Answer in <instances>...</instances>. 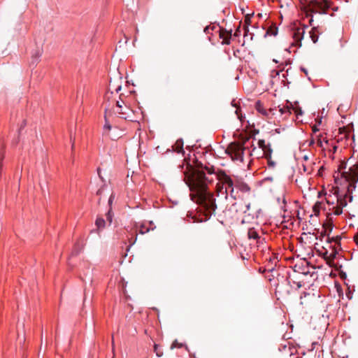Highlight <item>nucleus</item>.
<instances>
[{
	"instance_id": "c9c22d12",
	"label": "nucleus",
	"mask_w": 358,
	"mask_h": 358,
	"mask_svg": "<svg viewBox=\"0 0 358 358\" xmlns=\"http://www.w3.org/2000/svg\"><path fill=\"white\" fill-rule=\"evenodd\" d=\"M235 189L236 188H232V189H229V195L230 196L234 199H236V197H237V193H238V191L236 192H235Z\"/></svg>"
},
{
	"instance_id": "4d7b16f0",
	"label": "nucleus",
	"mask_w": 358,
	"mask_h": 358,
	"mask_svg": "<svg viewBox=\"0 0 358 358\" xmlns=\"http://www.w3.org/2000/svg\"><path fill=\"white\" fill-rule=\"evenodd\" d=\"M302 168H303V172H308V173H309V172H308V171L307 166H306V165L303 164V165H302Z\"/></svg>"
},
{
	"instance_id": "423d86ee",
	"label": "nucleus",
	"mask_w": 358,
	"mask_h": 358,
	"mask_svg": "<svg viewBox=\"0 0 358 358\" xmlns=\"http://www.w3.org/2000/svg\"><path fill=\"white\" fill-rule=\"evenodd\" d=\"M288 273V286L291 289V293L293 289L297 290L302 287L303 280H301V275L296 273L295 271H289Z\"/></svg>"
},
{
	"instance_id": "864d4df0",
	"label": "nucleus",
	"mask_w": 358,
	"mask_h": 358,
	"mask_svg": "<svg viewBox=\"0 0 358 358\" xmlns=\"http://www.w3.org/2000/svg\"><path fill=\"white\" fill-rule=\"evenodd\" d=\"M101 169H100V168H98V169H97V173H98V175H99V178H101V180H103V178H102V176H101Z\"/></svg>"
},
{
	"instance_id": "9b49d317",
	"label": "nucleus",
	"mask_w": 358,
	"mask_h": 358,
	"mask_svg": "<svg viewBox=\"0 0 358 358\" xmlns=\"http://www.w3.org/2000/svg\"><path fill=\"white\" fill-rule=\"evenodd\" d=\"M219 36L222 39V45H229L232 38V29L227 30L221 27H218Z\"/></svg>"
},
{
	"instance_id": "1a4fd4ad",
	"label": "nucleus",
	"mask_w": 358,
	"mask_h": 358,
	"mask_svg": "<svg viewBox=\"0 0 358 358\" xmlns=\"http://www.w3.org/2000/svg\"><path fill=\"white\" fill-rule=\"evenodd\" d=\"M307 27V26H303L302 27H297L294 29V31L292 33V38L294 39V41L292 43V46H301V41L303 38L305 29Z\"/></svg>"
},
{
	"instance_id": "7c9ffc66",
	"label": "nucleus",
	"mask_w": 358,
	"mask_h": 358,
	"mask_svg": "<svg viewBox=\"0 0 358 358\" xmlns=\"http://www.w3.org/2000/svg\"><path fill=\"white\" fill-rule=\"evenodd\" d=\"M292 111L294 112L295 115H296V118H299V115H302L303 112L302 110V109L301 108V107L299 106H297V107H294L293 106V109H292Z\"/></svg>"
},
{
	"instance_id": "b1692460",
	"label": "nucleus",
	"mask_w": 358,
	"mask_h": 358,
	"mask_svg": "<svg viewBox=\"0 0 358 358\" xmlns=\"http://www.w3.org/2000/svg\"><path fill=\"white\" fill-rule=\"evenodd\" d=\"M330 248H331V252L329 254L328 258L331 260H334L336 258V255L338 254V251L341 250L338 248H337L336 245H329Z\"/></svg>"
},
{
	"instance_id": "9d476101",
	"label": "nucleus",
	"mask_w": 358,
	"mask_h": 358,
	"mask_svg": "<svg viewBox=\"0 0 358 358\" xmlns=\"http://www.w3.org/2000/svg\"><path fill=\"white\" fill-rule=\"evenodd\" d=\"M312 5L314 8L320 10V14H326L327 10L331 8V2L329 0H314L312 1Z\"/></svg>"
},
{
	"instance_id": "6e6552de",
	"label": "nucleus",
	"mask_w": 358,
	"mask_h": 358,
	"mask_svg": "<svg viewBox=\"0 0 358 358\" xmlns=\"http://www.w3.org/2000/svg\"><path fill=\"white\" fill-rule=\"evenodd\" d=\"M309 264L310 263L304 259L295 264L290 271H295L301 275H307L310 273Z\"/></svg>"
},
{
	"instance_id": "e2e57ef3",
	"label": "nucleus",
	"mask_w": 358,
	"mask_h": 358,
	"mask_svg": "<svg viewBox=\"0 0 358 358\" xmlns=\"http://www.w3.org/2000/svg\"><path fill=\"white\" fill-rule=\"evenodd\" d=\"M317 125H320V124H321V123H322V117L319 118V119L317 120Z\"/></svg>"
},
{
	"instance_id": "393cba45",
	"label": "nucleus",
	"mask_w": 358,
	"mask_h": 358,
	"mask_svg": "<svg viewBox=\"0 0 358 358\" xmlns=\"http://www.w3.org/2000/svg\"><path fill=\"white\" fill-rule=\"evenodd\" d=\"M113 216H114V214H113V213L112 211V207H110V208H109L108 210L106 213V221L108 223L109 226L113 222Z\"/></svg>"
},
{
	"instance_id": "473e14b6",
	"label": "nucleus",
	"mask_w": 358,
	"mask_h": 358,
	"mask_svg": "<svg viewBox=\"0 0 358 358\" xmlns=\"http://www.w3.org/2000/svg\"><path fill=\"white\" fill-rule=\"evenodd\" d=\"M109 87L112 89H114L117 93H118L122 89L121 85H119L117 87H115V85L113 83L112 80H110Z\"/></svg>"
},
{
	"instance_id": "2f4dec72",
	"label": "nucleus",
	"mask_w": 358,
	"mask_h": 358,
	"mask_svg": "<svg viewBox=\"0 0 358 358\" xmlns=\"http://www.w3.org/2000/svg\"><path fill=\"white\" fill-rule=\"evenodd\" d=\"M42 55V50L38 49L36 51L35 53L33 54L32 57L35 60V62H37L38 59L41 57Z\"/></svg>"
},
{
	"instance_id": "5701e85b",
	"label": "nucleus",
	"mask_w": 358,
	"mask_h": 358,
	"mask_svg": "<svg viewBox=\"0 0 358 358\" xmlns=\"http://www.w3.org/2000/svg\"><path fill=\"white\" fill-rule=\"evenodd\" d=\"M248 237L249 239H259V235L255 228H250L248 229Z\"/></svg>"
},
{
	"instance_id": "338daca9",
	"label": "nucleus",
	"mask_w": 358,
	"mask_h": 358,
	"mask_svg": "<svg viewBox=\"0 0 358 358\" xmlns=\"http://www.w3.org/2000/svg\"><path fill=\"white\" fill-rule=\"evenodd\" d=\"M272 180H273V178L271 177H267V178H264V180H271V181Z\"/></svg>"
},
{
	"instance_id": "a878e982",
	"label": "nucleus",
	"mask_w": 358,
	"mask_h": 358,
	"mask_svg": "<svg viewBox=\"0 0 358 358\" xmlns=\"http://www.w3.org/2000/svg\"><path fill=\"white\" fill-rule=\"evenodd\" d=\"M316 32L317 30L315 27L313 28L310 31V37L314 43L317 42L319 38V36Z\"/></svg>"
},
{
	"instance_id": "3c124183",
	"label": "nucleus",
	"mask_w": 358,
	"mask_h": 358,
	"mask_svg": "<svg viewBox=\"0 0 358 358\" xmlns=\"http://www.w3.org/2000/svg\"><path fill=\"white\" fill-rule=\"evenodd\" d=\"M250 22V18L246 17L245 20V25L244 26H246V25L249 26Z\"/></svg>"
},
{
	"instance_id": "39448f33",
	"label": "nucleus",
	"mask_w": 358,
	"mask_h": 358,
	"mask_svg": "<svg viewBox=\"0 0 358 358\" xmlns=\"http://www.w3.org/2000/svg\"><path fill=\"white\" fill-rule=\"evenodd\" d=\"M268 257H266V264L264 266V271H268V272L271 273V275L268 277V280L271 282L272 278H274L275 274L274 272L276 271L275 267L279 262L278 255L275 253L270 254L268 253Z\"/></svg>"
},
{
	"instance_id": "aec40b11",
	"label": "nucleus",
	"mask_w": 358,
	"mask_h": 358,
	"mask_svg": "<svg viewBox=\"0 0 358 358\" xmlns=\"http://www.w3.org/2000/svg\"><path fill=\"white\" fill-rule=\"evenodd\" d=\"M272 153L273 149L271 148V145L270 143H267L266 148L262 150L261 157H264L265 158H271Z\"/></svg>"
},
{
	"instance_id": "603ef678",
	"label": "nucleus",
	"mask_w": 358,
	"mask_h": 358,
	"mask_svg": "<svg viewBox=\"0 0 358 358\" xmlns=\"http://www.w3.org/2000/svg\"><path fill=\"white\" fill-rule=\"evenodd\" d=\"M116 106L117 108H122V105L118 101H116Z\"/></svg>"
},
{
	"instance_id": "5fc2aeb1",
	"label": "nucleus",
	"mask_w": 358,
	"mask_h": 358,
	"mask_svg": "<svg viewBox=\"0 0 358 358\" xmlns=\"http://www.w3.org/2000/svg\"><path fill=\"white\" fill-rule=\"evenodd\" d=\"M354 239L357 245H358V232L355 235Z\"/></svg>"
},
{
	"instance_id": "69168bd1",
	"label": "nucleus",
	"mask_w": 358,
	"mask_h": 358,
	"mask_svg": "<svg viewBox=\"0 0 358 358\" xmlns=\"http://www.w3.org/2000/svg\"><path fill=\"white\" fill-rule=\"evenodd\" d=\"M318 145H319V146H320V147H322V141H321V139H320V138L318 140Z\"/></svg>"
},
{
	"instance_id": "f704fd0d",
	"label": "nucleus",
	"mask_w": 358,
	"mask_h": 358,
	"mask_svg": "<svg viewBox=\"0 0 358 358\" xmlns=\"http://www.w3.org/2000/svg\"><path fill=\"white\" fill-rule=\"evenodd\" d=\"M257 145L260 149L264 150V148H266L267 144L266 143L264 140L260 139L258 141Z\"/></svg>"
},
{
	"instance_id": "20e7f679",
	"label": "nucleus",
	"mask_w": 358,
	"mask_h": 358,
	"mask_svg": "<svg viewBox=\"0 0 358 358\" xmlns=\"http://www.w3.org/2000/svg\"><path fill=\"white\" fill-rule=\"evenodd\" d=\"M245 148L236 142L231 143L225 150V152L233 161L243 162L244 151Z\"/></svg>"
},
{
	"instance_id": "58836bf2",
	"label": "nucleus",
	"mask_w": 358,
	"mask_h": 358,
	"mask_svg": "<svg viewBox=\"0 0 358 358\" xmlns=\"http://www.w3.org/2000/svg\"><path fill=\"white\" fill-rule=\"evenodd\" d=\"M343 213V208L339 207L338 206H336L335 210L334 211V214L335 215H340Z\"/></svg>"
},
{
	"instance_id": "e433bc0d",
	"label": "nucleus",
	"mask_w": 358,
	"mask_h": 358,
	"mask_svg": "<svg viewBox=\"0 0 358 358\" xmlns=\"http://www.w3.org/2000/svg\"><path fill=\"white\" fill-rule=\"evenodd\" d=\"M182 345H183L182 343H179L177 340H175L171 345V349H173L175 348H180Z\"/></svg>"
},
{
	"instance_id": "f257e3e1",
	"label": "nucleus",
	"mask_w": 358,
	"mask_h": 358,
	"mask_svg": "<svg viewBox=\"0 0 358 358\" xmlns=\"http://www.w3.org/2000/svg\"><path fill=\"white\" fill-rule=\"evenodd\" d=\"M215 173L213 166L203 164L201 162L196 161L195 166L188 164L185 172V181L192 193V196L196 198V202L203 206L206 211L212 213L217 208L215 199L213 194L208 189V184L213 182V178L207 176Z\"/></svg>"
},
{
	"instance_id": "6ab92c4d",
	"label": "nucleus",
	"mask_w": 358,
	"mask_h": 358,
	"mask_svg": "<svg viewBox=\"0 0 358 358\" xmlns=\"http://www.w3.org/2000/svg\"><path fill=\"white\" fill-rule=\"evenodd\" d=\"M278 29L276 27V24L275 23H273L271 26L266 30L264 37H266L267 36H275L278 34Z\"/></svg>"
},
{
	"instance_id": "f8f14e48",
	"label": "nucleus",
	"mask_w": 358,
	"mask_h": 358,
	"mask_svg": "<svg viewBox=\"0 0 358 358\" xmlns=\"http://www.w3.org/2000/svg\"><path fill=\"white\" fill-rule=\"evenodd\" d=\"M235 188L243 193H248L251 189L246 182L239 179L236 180Z\"/></svg>"
},
{
	"instance_id": "0e129e2a",
	"label": "nucleus",
	"mask_w": 358,
	"mask_h": 358,
	"mask_svg": "<svg viewBox=\"0 0 358 358\" xmlns=\"http://www.w3.org/2000/svg\"><path fill=\"white\" fill-rule=\"evenodd\" d=\"M334 178L335 183H338V176H334Z\"/></svg>"
},
{
	"instance_id": "c03bdc74",
	"label": "nucleus",
	"mask_w": 358,
	"mask_h": 358,
	"mask_svg": "<svg viewBox=\"0 0 358 358\" xmlns=\"http://www.w3.org/2000/svg\"><path fill=\"white\" fill-rule=\"evenodd\" d=\"M113 199H114V195L111 194L110 196L109 197V199H108L109 208L112 207V203H113Z\"/></svg>"
},
{
	"instance_id": "72a5a7b5",
	"label": "nucleus",
	"mask_w": 358,
	"mask_h": 358,
	"mask_svg": "<svg viewBox=\"0 0 358 358\" xmlns=\"http://www.w3.org/2000/svg\"><path fill=\"white\" fill-rule=\"evenodd\" d=\"M150 230V229L146 228L144 224H141L139 233L141 234H145L148 233Z\"/></svg>"
},
{
	"instance_id": "0eeeda50",
	"label": "nucleus",
	"mask_w": 358,
	"mask_h": 358,
	"mask_svg": "<svg viewBox=\"0 0 358 358\" xmlns=\"http://www.w3.org/2000/svg\"><path fill=\"white\" fill-rule=\"evenodd\" d=\"M217 176L220 181L222 183L223 185L225 186V198L227 199L228 195V190L232 188H235L236 180H233L232 178L223 170H220L217 173Z\"/></svg>"
},
{
	"instance_id": "a211bd4d",
	"label": "nucleus",
	"mask_w": 358,
	"mask_h": 358,
	"mask_svg": "<svg viewBox=\"0 0 358 358\" xmlns=\"http://www.w3.org/2000/svg\"><path fill=\"white\" fill-rule=\"evenodd\" d=\"M255 109L258 113H261L264 116L268 115V111H267V110L264 108V104L262 103L260 100L256 101Z\"/></svg>"
},
{
	"instance_id": "774afa93",
	"label": "nucleus",
	"mask_w": 358,
	"mask_h": 358,
	"mask_svg": "<svg viewBox=\"0 0 358 358\" xmlns=\"http://www.w3.org/2000/svg\"><path fill=\"white\" fill-rule=\"evenodd\" d=\"M327 255H328V251L326 250L325 252L324 253V257H326Z\"/></svg>"
},
{
	"instance_id": "ddd939ff",
	"label": "nucleus",
	"mask_w": 358,
	"mask_h": 358,
	"mask_svg": "<svg viewBox=\"0 0 358 358\" xmlns=\"http://www.w3.org/2000/svg\"><path fill=\"white\" fill-rule=\"evenodd\" d=\"M96 229L94 231L99 234L103 229H105L106 226V221L101 217H99L96 219L95 221ZM93 232V230H91V234Z\"/></svg>"
},
{
	"instance_id": "8fccbe9b",
	"label": "nucleus",
	"mask_w": 358,
	"mask_h": 358,
	"mask_svg": "<svg viewBox=\"0 0 358 358\" xmlns=\"http://www.w3.org/2000/svg\"><path fill=\"white\" fill-rule=\"evenodd\" d=\"M317 126H318V125L315 124V125H314V126L313 127V131L314 133H316L317 131H319V129L317 128Z\"/></svg>"
},
{
	"instance_id": "bf43d9fd",
	"label": "nucleus",
	"mask_w": 358,
	"mask_h": 358,
	"mask_svg": "<svg viewBox=\"0 0 358 358\" xmlns=\"http://www.w3.org/2000/svg\"><path fill=\"white\" fill-rule=\"evenodd\" d=\"M236 115H238V117L241 120H242V117H242V115H239V114H238V109H236Z\"/></svg>"
},
{
	"instance_id": "2eb2a0df",
	"label": "nucleus",
	"mask_w": 358,
	"mask_h": 358,
	"mask_svg": "<svg viewBox=\"0 0 358 358\" xmlns=\"http://www.w3.org/2000/svg\"><path fill=\"white\" fill-rule=\"evenodd\" d=\"M337 197V206L343 208L348 205L347 199H349V196H345V194H340L338 192L336 194Z\"/></svg>"
},
{
	"instance_id": "6e6d98bb",
	"label": "nucleus",
	"mask_w": 358,
	"mask_h": 358,
	"mask_svg": "<svg viewBox=\"0 0 358 358\" xmlns=\"http://www.w3.org/2000/svg\"><path fill=\"white\" fill-rule=\"evenodd\" d=\"M259 272L261 273H264L265 272H268V271H264V266H263V267H260L259 268Z\"/></svg>"
},
{
	"instance_id": "bb28decb",
	"label": "nucleus",
	"mask_w": 358,
	"mask_h": 358,
	"mask_svg": "<svg viewBox=\"0 0 358 358\" xmlns=\"http://www.w3.org/2000/svg\"><path fill=\"white\" fill-rule=\"evenodd\" d=\"M293 106L291 104L290 106H283L282 108H280V112L281 114L285 115H290L292 112Z\"/></svg>"
},
{
	"instance_id": "09e8293b",
	"label": "nucleus",
	"mask_w": 358,
	"mask_h": 358,
	"mask_svg": "<svg viewBox=\"0 0 358 358\" xmlns=\"http://www.w3.org/2000/svg\"><path fill=\"white\" fill-rule=\"evenodd\" d=\"M324 169V166H321V167L320 168V169L318 170V173H317V174H318L319 176H322V171H323Z\"/></svg>"
},
{
	"instance_id": "cd10ccee",
	"label": "nucleus",
	"mask_w": 358,
	"mask_h": 358,
	"mask_svg": "<svg viewBox=\"0 0 358 358\" xmlns=\"http://www.w3.org/2000/svg\"><path fill=\"white\" fill-rule=\"evenodd\" d=\"M154 352L158 357H161L163 355V351L158 344L154 345Z\"/></svg>"
},
{
	"instance_id": "37998d69",
	"label": "nucleus",
	"mask_w": 358,
	"mask_h": 358,
	"mask_svg": "<svg viewBox=\"0 0 358 358\" xmlns=\"http://www.w3.org/2000/svg\"><path fill=\"white\" fill-rule=\"evenodd\" d=\"M310 295V293L308 292H303L301 295L300 296V299H301V304H303V301H302V299L303 297H306V296H309Z\"/></svg>"
},
{
	"instance_id": "052dcab7",
	"label": "nucleus",
	"mask_w": 358,
	"mask_h": 358,
	"mask_svg": "<svg viewBox=\"0 0 358 358\" xmlns=\"http://www.w3.org/2000/svg\"><path fill=\"white\" fill-rule=\"evenodd\" d=\"M308 159H309V158H308V155H303V159L304 161H308Z\"/></svg>"
},
{
	"instance_id": "680f3d73",
	"label": "nucleus",
	"mask_w": 358,
	"mask_h": 358,
	"mask_svg": "<svg viewBox=\"0 0 358 358\" xmlns=\"http://www.w3.org/2000/svg\"><path fill=\"white\" fill-rule=\"evenodd\" d=\"M78 251H77L76 249L72 252V255H76L78 254Z\"/></svg>"
},
{
	"instance_id": "4be33fe9",
	"label": "nucleus",
	"mask_w": 358,
	"mask_h": 358,
	"mask_svg": "<svg viewBox=\"0 0 358 358\" xmlns=\"http://www.w3.org/2000/svg\"><path fill=\"white\" fill-rule=\"evenodd\" d=\"M246 210H244V213L247 214V216L251 217L252 219L257 218L258 217V213L261 211V209L257 210L255 213H251L250 210V203H248L246 205Z\"/></svg>"
},
{
	"instance_id": "13d9d810",
	"label": "nucleus",
	"mask_w": 358,
	"mask_h": 358,
	"mask_svg": "<svg viewBox=\"0 0 358 358\" xmlns=\"http://www.w3.org/2000/svg\"><path fill=\"white\" fill-rule=\"evenodd\" d=\"M218 27H219V26H218V25H217V26H216V25H213V26H211V28H210V31H214V30H215V29H216L217 28H218Z\"/></svg>"
},
{
	"instance_id": "412c9836",
	"label": "nucleus",
	"mask_w": 358,
	"mask_h": 358,
	"mask_svg": "<svg viewBox=\"0 0 358 358\" xmlns=\"http://www.w3.org/2000/svg\"><path fill=\"white\" fill-rule=\"evenodd\" d=\"M130 110V108L125 106L124 108L122 106V108H117L116 113L120 115L121 118H123L124 120H127L129 117L127 115V112Z\"/></svg>"
},
{
	"instance_id": "de8ad7c7",
	"label": "nucleus",
	"mask_w": 358,
	"mask_h": 358,
	"mask_svg": "<svg viewBox=\"0 0 358 358\" xmlns=\"http://www.w3.org/2000/svg\"><path fill=\"white\" fill-rule=\"evenodd\" d=\"M300 70H301L302 72H303V73L306 74V76H308V70H307L306 68H304V67H303V66H301V67H300Z\"/></svg>"
},
{
	"instance_id": "c756f323",
	"label": "nucleus",
	"mask_w": 358,
	"mask_h": 358,
	"mask_svg": "<svg viewBox=\"0 0 358 358\" xmlns=\"http://www.w3.org/2000/svg\"><path fill=\"white\" fill-rule=\"evenodd\" d=\"M244 38L248 37V36H250V40L252 41L253 39L254 34L249 32V27L248 25L244 26Z\"/></svg>"
},
{
	"instance_id": "79ce46f5",
	"label": "nucleus",
	"mask_w": 358,
	"mask_h": 358,
	"mask_svg": "<svg viewBox=\"0 0 358 358\" xmlns=\"http://www.w3.org/2000/svg\"><path fill=\"white\" fill-rule=\"evenodd\" d=\"M256 241H257V247H259L261 245H263L265 243L264 238H262L260 236H259V239H257Z\"/></svg>"
},
{
	"instance_id": "a19ab883",
	"label": "nucleus",
	"mask_w": 358,
	"mask_h": 358,
	"mask_svg": "<svg viewBox=\"0 0 358 358\" xmlns=\"http://www.w3.org/2000/svg\"><path fill=\"white\" fill-rule=\"evenodd\" d=\"M241 27L240 26L238 27V28L235 30V32L234 34H232V38H237L241 36Z\"/></svg>"
},
{
	"instance_id": "c85d7f7f",
	"label": "nucleus",
	"mask_w": 358,
	"mask_h": 358,
	"mask_svg": "<svg viewBox=\"0 0 358 358\" xmlns=\"http://www.w3.org/2000/svg\"><path fill=\"white\" fill-rule=\"evenodd\" d=\"M112 128L111 124L109 121L107 120L106 116L105 115V124L103 125V131L106 133L108 131H110Z\"/></svg>"
},
{
	"instance_id": "ea45409f",
	"label": "nucleus",
	"mask_w": 358,
	"mask_h": 358,
	"mask_svg": "<svg viewBox=\"0 0 358 358\" xmlns=\"http://www.w3.org/2000/svg\"><path fill=\"white\" fill-rule=\"evenodd\" d=\"M347 163L345 162H341L338 166V172H340L341 170H344L346 169Z\"/></svg>"
},
{
	"instance_id": "dca6fc26",
	"label": "nucleus",
	"mask_w": 358,
	"mask_h": 358,
	"mask_svg": "<svg viewBox=\"0 0 358 358\" xmlns=\"http://www.w3.org/2000/svg\"><path fill=\"white\" fill-rule=\"evenodd\" d=\"M315 231L316 232H313L312 234L315 235L317 240L322 241L325 236L328 237V234L332 231V227L329 229V234L327 233L326 229H323L321 231H320L319 229H315Z\"/></svg>"
},
{
	"instance_id": "4c0bfd02",
	"label": "nucleus",
	"mask_w": 358,
	"mask_h": 358,
	"mask_svg": "<svg viewBox=\"0 0 358 358\" xmlns=\"http://www.w3.org/2000/svg\"><path fill=\"white\" fill-rule=\"evenodd\" d=\"M267 160V164L269 168H275V162L272 160L271 158H266Z\"/></svg>"
},
{
	"instance_id": "7ed1b4c3",
	"label": "nucleus",
	"mask_w": 358,
	"mask_h": 358,
	"mask_svg": "<svg viewBox=\"0 0 358 358\" xmlns=\"http://www.w3.org/2000/svg\"><path fill=\"white\" fill-rule=\"evenodd\" d=\"M284 268L281 270V272L276 271L274 273H276L277 283L275 284V292H278L281 297H287L291 294V289L288 286V273Z\"/></svg>"
},
{
	"instance_id": "4468645a",
	"label": "nucleus",
	"mask_w": 358,
	"mask_h": 358,
	"mask_svg": "<svg viewBox=\"0 0 358 358\" xmlns=\"http://www.w3.org/2000/svg\"><path fill=\"white\" fill-rule=\"evenodd\" d=\"M341 236L330 237L329 234H328V237L327 238V243L329 245H332L331 243H335L334 245H336L339 249H341Z\"/></svg>"
},
{
	"instance_id": "a18cd8bd",
	"label": "nucleus",
	"mask_w": 358,
	"mask_h": 358,
	"mask_svg": "<svg viewBox=\"0 0 358 358\" xmlns=\"http://www.w3.org/2000/svg\"><path fill=\"white\" fill-rule=\"evenodd\" d=\"M210 28H211V25H209V26H206L205 28H204V30L203 31L206 34H210Z\"/></svg>"
},
{
	"instance_id": "f3484780",
	"label": "nucleus",
	"mask_w": 358,
	"mask_h": 358,
	"mask_svg": "<svg viewBox=\"0 0 358 358\" xmlns=\"http://www.w3.org/2000/svg\"><path fill=\"white\" fill-rule=\"evenodd\" d=\"M173 150L176 152L177 153H185L183 150V140L182 138H179L176 141L174 145L172 146Z\"/></svg>"
},
{
	"instance_id": "49530a36",
	"label": "nucleus",
	"mask_w": 358,
	"mask_h": 358,
	"mask_svg": "<svg viewBox=\"0 0 358 358\" xmlns=\"http://www.w3.org/2000/svg\"><path fill=\"white\" fill-rule=\"evenodd\" d=\"M282 203H283V206H282V209L284 210V212L287 211L285 207H286V204H287V201H286V199L285 198V196L283 197V200H282Z\"/></svg>"
},
{
	"instance_id": "f03ea898",
	"label": "nucleus",
	"mask_w": 358,
	"mask_h": 358,
	"mask_svg": "<svg viewBox=\"0 0 358 358\" xmlns=\"http://www.w3.org/2000/svg\"><path fill=\"white\" fill-rule=\"evenodd\" d=\"M341 175L348 182L347 190L344 194L345 196H349V202H352L353 199L352 194L355 190L358 182V164L353 165L348 172L343 171Z\"/></svg>"
}]
</instances>
